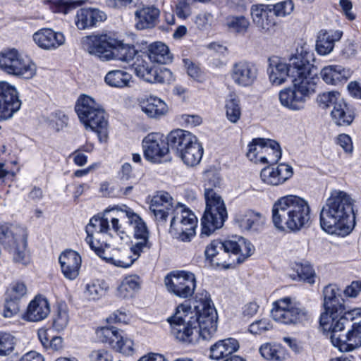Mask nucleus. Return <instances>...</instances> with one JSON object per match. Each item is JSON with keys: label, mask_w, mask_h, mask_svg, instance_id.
I'll use <instances>...</instances> for the list:
<instances>
[{"label": "nucleus", "mask_w": 361, "mask_h": 361, "mask_svg": "<svg viewBox=\"0 0 361 361\" xmlns=\"http://www.w3.org/2000/svg\"><path fill=\"white\" fill-rule=\"evenodd\" d=\"M190 0H177L175 13L181 19H186L190 15Z\"/></svg>", "instance_id": "obj_62"}, {"label": "nucleus", "mask_w": 361, "mask_h": 361, "mask_svg": "<svg viewBox=\"0 0 361 361\" xmlns=\"http://www.w3.org/2000/svg\"><path fill=\"white\" fill-rule=\"evenodd\" d=\"M207 47L212 51L210 55V63L213 67L221 68L226 65L228 61V56L229 54V50L227 47L218 42H212Z\"/></svg>", "instance_id": "obj_40"}, {"label": "nucleus", "mask_w": 361, "mask_h": 361, "mask_svg": "<svg viewBox=\"0 0 361 361\" xmlns=\"http://www.w3.org/2000/svg\"><path fill=\"white\" fill-rule=\"evenodd\" d=\"M306 65L293 72V86L280 91L279 100L282 106L293 111L304 108L307 99L314 90V75L312 69L314 53H306ZM301 66L302 64L301 63Z\"/></svg>", "instance_id": "obj_4"}, {"label": "nucleus", "mask_w": 361, "mask_h": 361, "mask_svg": "<svg viewBox=\"0 0 361 361\" xmlns=\"http://www.w3.org/2000/svg\"><path fill=\"white\" fill-rule=\"evenodd\" d=\"M226 115L229 121L236 123L240 118L241 109L238 98H230L226 101Z\"/></svg>", "instance_id": "obj_51"}, {"label": "nucleus", "mask_w": 361, "mask_h": 361, "mask_svg": "<svg viewBox=\"0 0 361 361\" xmlns=\"http://www.w3.org/2000/svg\"><path fill=\"white\" fill-rule=\"evenodd\" d=\"M85 46L90 54L104 61L116 59L128 63L137 54L133 44H124L111 33L87 36Z\"/></svg>", "instance_id": "obj_7"}, {"label": "nucleus", "mask_w": 361, "mask_h": 361, "mask_svg": "<svg viewBox=\"0 0 361 361\" xmlns=\"http://www.w3.org/2000/svg\"><path fill=\"white\" fill-rule=\"evenodd\" d=\"M160 10L155 6H143L135 12V27L139 30L152 29L159 23Z\"/></svg>", "instance_id": "obj_28"}, {"label": "nucleus", "mask_w": 361, "mask_h": 361, "mask_svg": "<svg viewBox=\"0 0 361 361\" xmlns=\"http://www.w3.org/2000/svg\"><path fill=\"white\" fill-rule=\"evenodd\" d=\"M68 123V116L59 109L52 112L47 121L49 127L56 133H59L66 128Z\"/></svg>", "instance_id": "obj_50"}, {"label": "nucleus", "mask_w": 361, "mask_h": 361, "mask_svg": "<svg viewBox=\"0 0 361 361\" xmlns=\"http://www.w3.org/2000/svg\"><path fill=\"white\" fill-rule=\"evenodd\" d=\"M154 83H170L174 78L171 71L165 67H157Z\"/></svg>", "instance_id": "obj_61"}, {"label": "nucleus", "mask_w": 361, "mask_h": 361, "mask_svg": "<svg viewBox=\"0 0 361 361\" xmlns=\"http://www.w3.org/2000/svg\"><path fill=\"white\" fill-rule=\"evenodd\" d=\"M119 190L118 183L111 184L107 181L100 183L99 192L105 197L119 198Z\"/></svg>", "instance_id": "obj_57"}, {"label": "nucleus", "mask_w": 361, "mask_h": 361, "mask_svg": "<svg viewBox=\"0 0 361 361\" xmlns=\"http://www.w3.org/2000/svg\"><path fill=\"white\" fill-rule=\"evenodd\" d=\"M50 312L48 300L39 294L28 304L23 315V319L27 322H37L44 320Z\"/></svg>", "instance_id": "obj_27"}, {"label": "nucleus", "mask_w": 361, "mask_h": 361, "mask_svg": "<svg viewBox=\"0 0 361 361\" xmlns=\"http://www.w3.org/2000/svg\"><path fill=\"white\" fill-rule=\"evenodd\" d=\"M197 137L191 132L183 129H174L168 134L169 149L178 157Z\"/></svg>", "instance_id": "obj_31"}, {"label": "nucleus", "mask_w": 361, "mask_h": 361, "mask_svg": "<svg viewBox=\"0 0 361 361\" xmlns=\"http://www.w3.org/2000/svg\"><path fill=\"white\" fill-rule=\"evenodd\" d=\"M125 210H120L118 216L121 219H127L126 223L133 227V238L135 240L149 239V231L146 223L133 210L126 205H123Z\"/></svg>", "instance_id": "obj_30"}, {"label": "nucleus", "mask_w": 361, "mask_h": 361, "mask_svg": "<svg viewBox=\"0 0 361 361\" xmlns=\"http://www.w3.org/2000/svg\"><path fill=\"white\" fill-rule=\"evenodd\" d=\"M124 331L116 326H102L96 329L97 338L108 344L116 353L124 356H133L135 353L134 341L123 334Z\"/></svg>", "instance_id": "obj_15"}, {"label": "nucleus", "mask_w": 361, "mask_h": 361, "mask_svg": "<svg viewBox=\"0 0 361 361\" xmlns=\"http://www.w3.org/2000/svg\"><path fill=\"white\" fill-rule=\"evenodd\" d=\"M179 121L181 125L185 128H193L202 123V118L199 115L182 114Z\"/></svg>", "instance_id": "obj_63"}, {"label": "nucleus", "mask_w": 361, "mask_h": 361, "mask_svg": "<svg viewBox=\"0 0 361 361\" xmlns=\"http://www.w3.org/2000/svg\"><path fill=\"white\" fill-rule=\"evenodd\" d=\"M16 87L6 81H0V121L13 116L21 106Z\"/></svg>", "instance_id": "obj_20"}, {"label": "nucleus", "mask_w": 361, "mask_h": 361, "mask_svg": "<svg viewBox=\"0 0 361 361\" xmlns=\"http://www.w3.org/2000/svg\"><path fill=\"white\" fill-rule=\"evenodd\" d=\"M293 270L296 273V276H293V279L303 281L310 284L315 282V271L310 264H295Z\"/></svg>", "instance_id": "obj_49"}, {"label": "nucleus", "mask_w": 361, "mask_h": 361, "mask_svg": "<svg viewBox=\"0 0 361 361\" xmlns=\"http://www.w3.org/2000/svg\"><path fill=\"white\" fill-rule=\"evenodd\" d=\"M240 348L238 341L233 338H228L216 341L210 347L209 357L223 361H246L243 357L233 355Z\"/></svg>", "instance_id": "obj_21"}, {"label": "nucleus", "mask_w": 361, "mask_h": 361, "mask_svg": "<svg viewBox=\"0 0 361 361\" xmlns=\"http://www.w3.org/2000/svg\"><path fill=\"white\" fill-rule=\"evenodd\" d=\"M259 353L267 360L281 361L288 358L286 349L277 344L264 343L259 348Z\"/></svg>", "instance_id": "obj_44"}, {"label": "nucleus", "mask_w": 361, "mask_h": 361, "mask_svg": "<svg viewBox=\"0 0 361 361\" xmlns=\"http://www.w3.org/2000/svg\"><path fill=\"white\" fill-rule=\"evenodd\" d=\"M271 10L265 5H254L251 8L253 23L260 30H268L273 24L269 19Z\"/></svg>", "instance_id": "obj_42"}, {"label": "nucleus", "mask_w": 361, "mask_h": 361, "mask_svg": "<svg viewBox=\"0 0 361 361\" xmlns=\"http://www.w3.org/2000/svg\"><path fill=\"white\" fill-rule=\"evenodd\" d=\"M132 75L123 69L109 71L104 77L105 83L114 88L123 89L131 87Z\"/></svg>", "instance_id": "obj_38"}, {"label": "nucleus", "mask_w": 361, "mask_h": 361, "mask_svg": "<svg viewBox=\"0 0 361 361\" xmlns=\"http://www.w3.org/2000/svg\"><path fill=\"white\" fill-rule=\"evenodd\" d=\"M109 231L110 226L108 219L100 214H97L90 219L89 223L85 226L87 236L85 240L90 250L106 263L122 268L130 267L133 264V260L130 259L129 262H124L123 260L116 259L113 255L106 253V248L109 247L108 243L101 242L99 239H94V233L108 234Z\"/></svg>", "instance_id": "obj_10"}, {"label": "nucleus", "mask_w": 361, "mask_h": 361, "mask_svg": "<svg viewBox=\"0 0 361 361\" xmlns=\"http://www.w3.org/2000/svg\"><path fill=\"white\" fill-rule=\"evenodd\" d=\"M140 288L139 277L128 276L125 277L117 288V294L123 298H132Z\"/></svg>", "instance_id": "obj_45"}, {"label": "nucleus", "mask_w": 361, "mask_h": 361, "mask_svg": "<svg viewBox=\"0 0 361 361\" xmlns=\"http://www.w3.org/2000/svg\"><path fill=\"white\" fill-rule=\"evenodd\" d=\"M87 0H44L43 4L54 13L67 15L78 7L84 5Z\"/></svg>", "instance_id": "obj_39"}, {"label": "nucleus", "mask_w": 361, "mask_h": 361, "mask_svg": "<svg viewBox=\"0 0 361 361\" xmlns=\"http://www.w3.org/2000/svg\"><path fill=\"white\" fill-rule=\"evenodd\" d=\"M146 53L152 63L168 64L171 63L173 59L169 47L159 41L150 43L147 47Z\"/></svg>", "instance_id": "obj_33"}, {"label": "nucleus", "mask_w": 361, "mask_h": 361, "mask_svg": "<svg viewBox=\"0 0 361 361\" xmlns=\"http://www.w3.org/2000/svg\"><path fill=\"white\" fill-rule=\"evenodd\" d=\"M137 240H138L137 242H135V243H132V245L130 247V252L136 257L134 259H132L131 257H130L127 262H129V261L130 259L133 260V262H134L136 259H137L140 256L141 253H142L147 250H149L152 247V243L149 241V239H146V238L145 239H139ZM123 262H126L125 261H123Z\"/></svg>", "instance_id": "obj_55"}, {"label": "nucleus", "mask_w": 361, "mask_h": 361, "mask_svg": "<svg viewBox=\"0 0 361 361\" xmlns=\"http://www.w3.org/2000/svg\"><path fill=\"white\" fill-rule=\"evenodd\" d=\"M357 318H361L360 307L349 310L345 314L331 321L329 323V328L321 326L324 331L331 333L332 344L341 352L352 351L361 346V323H353L343 333L350 322Z\"/></svg>", "instance_id": "obj_5"}, {"label": "nucleus", "mask_w": 361, "mask_h": 361, "mask_svg": "<svg viewBox=\"0 0 361 361\" xmlns=\"http://www.w3.org/2000/svg\"><path fill=\"white\" fill-rule=\"evenodd\" d=\"M136 75L144 80L154 83L155 82V73L157 67H154L147 61L137 57L133 63Z\"/></svg>", "instance_id": "obj_46"}, {"label": "nucleus", "mask_w": 361, "mask_h": 361, "mask_svg": "<svg viewBox=\"0 0 361 361\" xmlns=\"http://www.w3.org/2000/svg\"><path fill=\"white\" fill-rule=\"evenodd\" d=\"M69 321L68 311L65 308L59 307L53 318V328L57 331L66 328Z\"/></svg>", "instance_id": "obj_53"}, {"label": "nucleus", "mask_w": 361, "mask_h": 361, "mask_svg": "<svg viewBox=\"0 0 361 361\" xmlns=\"http://www.w3.org/2000/svg\"><path fill=\"white\" fill-rule=\"evenodd\" d=\"M293 175L292 166L281 164L276 166H266L260 172V178L263 183L271 186L283 184Z\"/></svg>", "instance_id": "obj_24"}, {"label": "nucleus", "mask_w": 361, "mask_h": 361, "mask_svg": "<svg viewBox=\"0 0 361 361\" xmlns=\"http://www.w3.org/2000/svg\"><path fill=\"white\" fill-rule=\"evenodd\" d=\"M32 37L36 44L44 50L56 49L65 42L64 35L51 28H41Z\"/></svg>", "instance_id": "obj_26"}, {"label": "nucleus", "mask_w": 361, "mask_h": 361, "mask_svg": "<svg viewBox=\"0 0 361 361\" xmlns=\"http://www.w3.org/2000/svg\"><path fill=\"white\" fill-rule=\"evenodd\" d=\"M343 35L340 30H321L316 41V51L321 56L331 54L334 48L335 43L339 41Z\"/></svg>", "instance_id": "obj_32"}, {"label": "nucleus", "mask_w": 361, "mask_h": 361, "mask_svg": "<svg viewBox=\"0 0 361 361\" xmlns=\"http://www.w3.org/2000/svg\"><path fill=\"white\" fill-rule=\"evenodd\" d=\"M109 286L104 279H92L85 285V294L89 300H98L104 297Z\"/></svg>", "instance_id": "obj_43"}, {"label": "nucleus", "mask_w": 361, "mask_h": 361, "mask_svg": "<svg viewBox=\"0 0 361 361\" xmlns=\"http://www.w3.org/2000/svg\"><path fill=\"white\" fill-rule=\"evenodd\" d=\"M75 111L85 128L97 133L100 142H107L109 116L94 99L85 94H80L75 102Z\"/></svg>", "instance_id": "obj_8"}, {"label": "nucleus", "mask_w": 361, "mask_h": 361, "mask_svg": "<svg viewBox=\"0 0 361 361\" xmlns=\"http://www.w3.org/2000/svg\"><path fill=\"white\" fill-rule=\"evenodd\" d=\"M142 147L144 158L153 164L160 163L169 153L168 135L161 133H150L142 140Z\"/></svg>", "instance_id": "obj_18"}, {"label": "nucleus", "mask_w": 361, "mask_h": 361, "mask_svg": "<svg viewBox=\"0 0 361 361\" xmlns=\"http://www.w3.org/2000/svg\"><path fill=\"white\" fill-rule=\"evenodd\" d=\"M271 317L284 324H297L307 322L310 312L295 299L290 297L281 298L272 304Z\"/></svg>", "instance_id": "obj_12"}, {"label": "nucleus", "mask_w": 361, "mask_h": 361, "mask_svg": "<svg viewBox=\"0 0 361 361\" xmlns=\"http://www.w3.org/2000/svg\"><path fill=\"white\" fill-rule=\"evenodd\" d=\"M324 312L321 314L320 326L329 328V323L345 314L348 310L343 300L338 295V288L334 285L326 286L323 290Z\"/></svg>", "instance_id": "obj_17"}, {"label": "nucleus", "mask_w": 361, "mask_h": 361, "mask_svg": "<svg viewBox=\"0 0 361 361\" xmlns=\"http://www.w3.org/2000/svg\"><path fill=\"white\" fill-rule=\"evenodd\" d=\"M0 69L8 75L24 79H30L36 73L35 64L32 59L23 56L15 48L0 52Z\"/></svg>", "instance_id": "obj_13"}, {"label": "nucleus", "mask_w": 361, "mask_h": 361, "mask_svg": "<svg viewBox=\"0 0 361 361\" xmlns=\"http://www.w3.org/2000/svg\"><path fill=\"white\" fill-rule=\"evenodd\" d=\"M197 218L185 204L175 207L171 220L170 233L183 242H189L195 235Z\"/></svg>", "instance_id": "obj_14"}, {"label": "nucleus", "mask_w": 361, "mask_h": 361, "mask_svg": "<svg viewBox=\"0 0 361 361\" xmlns=\"http://www.w3.org/2000/svg\"><path fill=\"white\" fill-rule=\"evenodd\" d=\"M142 111L149 118H159L166 114V104L160 98L149 96L143 99L140 104Z\"/></svg>", "instance_id": "obj_36"}, {"label": "nucleus", "mask_w": 361, "mask_h": 361, "mask_svg": "<svg viewBox=\"0 0 361 361\" xmlns=\"http://www.w3.org/2000/svg\"><path fill=\"white\" fill-rule=\"evenodd\" d=\"M232 78L238 85L246 86L248 81V66L239 62L233 66Z\"/></svg>", "instance_id": "obj_52"}, {"label": "nucleus", "mask_w": 361, "mask_h": 361, "mask_svg": "<svg viewBox=\"0 0 361 361\" xmlns=\"http://www.w3.org/2000/svg\"><path fill=\"white\" fill-rule=\"evenodd\" d=\"M106 20V13L99 8L82 7L77 11L74 21L77 28L83 30L96 27Z\"/></svg>", "instance_id": "obj_23"}, {"label": "nucleus", "mask_w": 361, "mask_h": 361, "mask_svg": "<svg viewBox=\"0 0 361 361\" xmlns=\"http://www.w3.org/2000/svg\"><path fill=\"white\" fill-rule=\"evenodd\" d=\"M293 9V2L291 0H285L274 4L272 8V11L276 16L284 17L290 14Z\"/></svg>", "instance_id": "obj_56"}, {"label": "nucleus", "mask_w": 361, "mask_h": 361, "mask_svg": "<svg viewBox=\"0 0 361 361\" xmlns=\"http://www.w3.org/2000/svg\"><path fill=\"white\" fill-rule=\"evenodd\" d=\"M271 221L282 232H298L309 226L311 208L305 198L296 195L279 197L271 206Z\"/></svg>", "instance_id": "obj_3"}, {"label": "nucleus", "mask_w": 361, "mask_h": 361, "mask_svg": "<svg viewBox=\"0 0 361 361\" xmlns=\"http://www.w3.org/2000/svg\"><path fill=\"white\" fill-rule=\"evenodd\" d=\"M204 148L198 138L194 140L184 151L178 157L182 160L183 164L189 167H194L198 165L203 157Z\"/></svg>", "instance_id": "obj_37"}, {"label": "nucleus", "mask_w": 361, "mask_h": 361, "mask_svg": "<svg viewBox=\"0 0 361 361\" xmlns=\"http://www.w3.org/2000/svg\"><path fill=\"white\" fill-rule=\"evenodd\" d=\"M14 246L12 250L13 259L15 263L26 266L31 262V256L27 248V241L25 237L13 240Z\"/></svg>", "instance_id": "obj_41"}, {"label": "nucleus", "mask_w": 361, "mask_h": 361, "mask_svg": "<svg viewBox=\"0 0 361 361\" xmlns=\"http://www.w3.org/2000/svg\"><path fill=\"white\" fill-rule=\"evenodd\" d=\"M257 140L262 141L263 145H265L267 139L260 137L253 138L250 142V160L255 164H257V159H259V156L263 154L264 151V149H260L258 147Z\"/></svg>", "instance_id": "obj_60"}, {"label": "nucleus", "mask_w": 361, "mask_h": 361, "mask_svg": "<svg viewBox=\"0 0 361 361\" xmlns=\"http://www.w3.org/2000/svg\"><path fill=\"white\" fill-rule=\"evenodd\" d=\"M27 290L26 285L22 281H16L9 284L4 295V317L11 318L19 312Z\"/></svg>", "instance_id": "obj_19"}, {"label": "nucleus", "mask_w": 361, "mask_h": 361, "mask_svg": "<svg viewBox=\"0 0 361 361\" xmlns=\"http://www.w3.org/2000/svg\"><path fill=\"white\" fill-rule=\"evenodd\" d=\"M219 178L214 176L204 184L205 209L201 217L200 237H208L221 228L228 219L227 209L222 197L214 190L219 185Z\"/></svg>", "instance_id": "obj_6"}, {"label": "nucleus", "mask_w": 361, "mask_h": 361, "mask_svg": "<svg viewBox=\"0 0 361 361\" xmlns=\"http://www.w3.org/2000/svg\"><path fill=\"white\" fill-rule=\"evenodd\" d=\"M225 26L229 32L244 33L248 27V21L244 16L229 15L225 18Z\"/></svg>", "instance_id": "obj_48"}, {"label": "nucleus", "mask_w": 361, "mask_h": 361, "mask_svg": "<svg viewBox=\"0 0 361 361\" xmlns=\"http://www.w3.org/2000/svg\"><path fill=\"white\" fill-rule=\"evenodd\" d=\"M14 337L8 333L0 331V356L10 355L14 349Z\"/></svg>", "instance_id": "obj_54"}, {"label": "nucleus", "mask_w": 361, "mask_h": 361, "mask_svg": "<svg viewBox=\"0 0 361 361\" xmlns=\"http://www.w3.org/2000/svg\"><path fill=\"white\" fill-rule=\"evenodd\" d=\"M59 262L66 279L73 281L78 278L82 265V257L78 252L71 249L64 250L59 257Z\"/></svg>", "instance_id": "obj_25"}, {"label": "nucleus", "mask_w": 361, "mask_h": 361, "mask_svg": "<svg viewBox=\"0 0 361 361\" xmlns=\"http://www.w3.org/2000/svg\"><path fill=\"white\" fill-rule=\"evenodd\" d=\"M352 71L340 64H330L324 66L320 76L325 83L338 85L345 82L352 75Z\"/></svg>", "instance_id": "obj_29"}, {"label": "nucleus", "mask_w": 361, "mask_h": 361, "mask_svg": "<svg viewBox=\"0 0 361 361\" xmlns=\"http://www.w3.org/2000/svg\"><path fill=\"white\" fill-rule=\"evenodd\" d=\"M265 221L264 215L256 211H250V229L258 231L262 228Z\"/></svg>", "instance_id": "obj_64"}, {"label": "nucleus", "mask_w": 361, "mask_h": 361, "mask_svg": "<svg viewBox=\"0 0 361 361\" xmlns=\"http://www.w3.org/2000/svg\"><path fill=\"white\" fill-rule=\"evenodd\" d=\"M306 53L313 52L310 46L304 43L297 47L295 54L290 58L288 65L278 56L270 57L267 71L271 83L278 86L284 83L288 76L293 79L294 71L300 69L301 63L306 65Z\"/></svg>", "instance_id": "obj_11"}, {"label": "nucleus", "mask_w": 361, "mask_h": 361, "mask_svg": "<svg viewBox=\"0 0 361 361\" xmlns=\"http://www.w3.org/2000/svg\"><path fill=\"white\" fill-rule=\"evenodd\" d=\"M333 121L340 126H350L354 120L353 109L343 99H340L331 112Z\"/></svg>", "instance_id": "obj_35"}, {"label": "nucleus", "mask_w": 361, "mask_h": 361, "mask_svg": "<svg viewBox=\"0 0 361 361\" xmlns=\"http://www.w3.org/2000/svg\"><path fill=\"white\" fill-rule=\"evenodd\" d=\"M355 200L344 191L335 190L320 212V226L331 235L345 237L355 226Z\"/></svg>", "instance_id": "obj_2"}, {"label": "nucleus", "mask_w": 361, "mask_h": 361, "mask_svg": "<svg viewBox=\"0 0 361 361\" xmlns=\"http://www.w3.org/2000/svg\"><path fill=\"white\" fill-rule=\"evenodd\" d=\"M258 147L264 149L263 154H261L259 159H257V164H274L278 162L281 157V149L279 144L271 139H267L266 145H263L262 141L257 140Z\"/></svg>", "instance_id": "obj_34"}, {"label": "nucleus", "mask_w": 361, "mask_h": 361, "mask_svg": "<svg viewBox=\"0 0 361 361\" xmlns=\"http://www.w3.org/2000/svg\"><path fill=\"white\" fill-rule=\"evenodd\" d=\"M149 209L157 223H166L169 215L173 216V210H175L173 199L170 194L164 191L158 192L151 200Z\"/></svg>", "instance_id": "obj_22"}, {"label": "nucleus", "mask_w": 361, "mask_h": 361, "mask_svg": "<svg viewBox=\"0 0 361 361\" xmlns=\"http://www.w3.org/2000/svg\"><path fill=\"white\" fill-rule=\"evenodd\" d=\"M194 310L181 303L167 319L171 334L184 343L195 344L201 337L209 340L217 329V313L210 294L206 290L195 293Z\"/></svg>", "instance_id": "obj_1"}, {"label": "nucleus", "mask_w": 361, "mask_h": 361, "mask_svg": "<svg viewBox=\"0 0 361 361\" xmlns=\"http://www.w3.org/2000/svg\"><path fill=\"white\" fill-rule=\"evenodd\" d=\"M245 243L242 237L238 240H214L207 245L204 250L205 262L213 267H222L228 269L236 264L242 263L245 257L242 258L241 245Z\"/></svg>", "instance_id": "obj_9"}, {"label": "nucleus", "mask_w": 361, "mask_h": 361, "mask_svg": "<svg viewBox=\"0 0 361 361\" xmlns=\"http://www.w3.org/2000/svg\"><path fill=\"white\" fill-rule=\"evenodd\" d=\"M13 240L14 235L9 224L0 221V244L6 247Z\"/></svg>", "instance_id": "obj_59"}, {"label": "nucleus", "mask_w": 361, "mask_h": 361, "mask_svg": "<svg viewBox=\"0 0 361 361\" xmlns=\"http://www.w3.org/2000/svg\"><path fill=\"white\" fill-rule=\"evenodd\" d=\"M164 281L170 293L183 299L192 297L196 288L195 275L186 270H173L166 275Z\"/></svg>", "instance_id": "obj_16"}, {"label": "nucleus", "mask_w": 361, "mask_h": 361, "mask_svg": "<svg viewBox=\"0 0 361 361\" xmlns=\"http://www.w3.org/2000/svg\"><path fill=\"white\" fill-rule=\"evenodd\" d=\"M183 64L186 70L187 74L195 81L203 83L207 79V74L200 63L192 61L191 59H183Z\"/></svg>", "instance_id": "obj_47"}, {"label": "nucleus", "mask_w": 361, "mask_h": 361, "mask_svg": "<svg viewBox=\"0 0 361 361\" xmlns=\"http://www.w3.org/2000/svg\"><path fill=\"white\" fill-rule=\"evenodd\" d=\"M340 94L338 92H327L320 94L318 97V102L320 105H323L324 108L329 107L331 105L334 106L339 102Z\"/></svg>", "instance_id": "obj_58"}]
</instances>
